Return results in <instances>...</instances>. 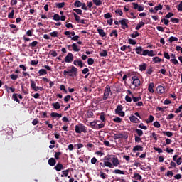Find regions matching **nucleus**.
<instances>
[{
    "label": "nucleus",
    "mask_w": 182,
    "mask_h": 182,
    "mask_svg": "<svg viewBox=\"0 0 182 182\" xmlns=\"http://www.w3.org/2000/svg\"><path fill=\"white\" fill-rule=\"evenodd\" d=\"M63 75L64 76H66V75H68L70 77H75L77 76V69L76 68V67L72 65L71 69L63 71Z\"/></svg>",
    "instance_id": "1"
},
{
    "label": "nucleus",
    "mask_w": 182,
    "mask_h": 182,
    "mask_svg": "<svg viewBox=\"0 0 182 182\" xmlns=\"http://www.w3.org/2000/svg\"><path fill=\"white\" fill-rule=\"evenodd\" d=\"M75 133H87V128L83 124H78L75 126Z\"/></svg>",
    "instance_id": "2"
},
{
    "label": "nucleus",
    "mask_w": 182,
    "mask_h": 182,
    "mask_svg": "<svg viewBox=\"0 0 182 182\" xmlns=\"http://www.w3.org/2000/svg\"><path fill=\"white\" fill-rule=\"evenodd\" d=\"M109 95H113V93H112V90L110 89V85H107L105 87V92H104V95H103V100H107V99H109Z\"/></svg>",
    "instance_id": "3"
},
{
    "label": "nucleus",
    "mask_w": 182,
    "mask_h": 182,
    "mask_svg": "<svg viewBox=\"0 0 182 182\" xmlns=\"http://www.w3.org/2000/svg\"><path fill=\"white\" fill-rule=\"evenodd\" d=\"M115 114H118L121 117H124L125 113L123 112V106L122 105H118L117 108L115 109Z\"/></svg>",
    "instance_id": "4"
},
{
    "label": "nucleus",
    "mask_w": 182,
    "mask_h": 182,
    "mask_svg": "<svg viewBox=\"0 0 182 182\" xmlns=\"http://www.w3.org/2000/svg\"><path fill=\"white\" fill-rule=\"evenodd\" d=\"M132 85L135 86V87H140V85H141V81H140V79H139V77L137 76H133L132 77Z\"/></svg>",
    "instance_id": "5"
},
{
    "label": "nucleus",
    "mask_w": 182,
    "mask_h": 182,
    "mask_svg": "<svg viewBox=\"0 0 182 182\" xmlns=\"http://www.w3.org/2000/svg\"><path fill=\"white\" fill-rule=\"evenodd\" d=\"M53 21H66V16H61L59 15L58 14H55L53 16Z\"/></svg>",
    "instance_id": "6"
},
{
    "label": "nucleus",
    "mask_w": 182,
    "mask_h": 182,
    "mask_svg": "<svg viewBox=\"0 0 182 182\" xmlns=\"http://www.w3.org/2000/svg\"><path fill=\"white\" fill-rule=\"evenodd\" d=\"M66 63H70L73 62V54L72 53H69L64 59Z\"/></svg>",
    "instance_id": "7"
},
{
    "label": "nucleus",
    "mask_w": 182,
    "mask_h": 182,
    "mask_svg": "<svg viewBox=\"0 0 182 182\" xmlns=\"http://www.w3.org/2000/svg\"><path fill=\"white\" fill-rule=\"evenodd\" d=\"M119 23H121L122 28L123 29H126V28H129V24H127V23L129 22V20H127L126 18H123L122 20H119Z\"/></svg>",
    "instance_id": "8"
},
{
    "label": "nucleus",
    "mask_w": 182,
    "mask_h": 182,
    "mask_svg": "<svg viewBox=\"0 0 182 182\" xmlns=\"http://www.w3.org/2000/svg\"><path fill=\"white\" fill-rule=\"evenodd\" d=\"M114 136H112L114 140H119V139H127V136H124L123 134H114L112 133Z\"/></svg>",
    "instance_id": "9"
},
{
    "label": "nucleus",
    "mask_w": 182,
    "mask_h": 182,
    "mask_svg": "<svg viewBox=\"0 0 182 182\" xmlns=\"http://www.w3.org/2000/svg\"><path fill=\"white\" fill-rule=\"evenodd\" d=\"M112 168H113V166L114 167H117V166H119V164H120V161H119V158H117V156H114V158L112 159Z\"/></svg>",
    "instance_id": "10"
},
{
    "label": "nucleus",
    "mask_w": 182,
    "mask_h": 182,
    "mask_svg": "<svg viewBox=\"0 0 182 182\" xmlns=\"http://www.w3.org/2000/svg\"><path fill=\"white\" fill-rule=\"evenodd\" d=\"M100 166H101V167H109V168H113V164L109 161H105L104 164L100 162Z\"/></svg>",
    "instance_id": "11"
},
{
    "label": "nucleus",
    "mask_w": 182,
    "mask_h": 182,
    "mask_svg": "<svg viewBox=\"0 0 182 182\" xmlns=\"http://www.w3.org/2000/svg\"><path fill=\"white\" fill-rule=\"evenodd\" d=\"M156 90L159 95H163V93L166 92V88H164V87H163L162 85H159L156 87Z\"/></svg>",
    "instance_id": "12"
},
{
    "label": "nucleus",
    "mask_w": 182,
    "mask_h": 182,
    "mask_svg": "<svg viewBox=\"0 0 182 182\" xmlns=\"http://www.w3.org/2000/svg\"><path fill=\"white\" fill-rule=\"evenodd\" d=\"M129 120L132 122V123H140V119H139V118L134 115L131 116L129 117Z\"/></svg>",
    "instance_id": "13"
},
{
    "label": "nucleus",
    "mask_w": 182,
    "mask_h": 182,
    "mask_svg": "<svg viewBox=\"0 0 182 182\" xmlns=\"http://www.w3.org/2000/svg\"><path fill=\"white\" fill-rule=\"evenodd\" d=\"M114 157V155L108 154L104 157L103 160L105 161H109L110 163V161L113 160Z\"/></svg>",
    "instance_id": "14"
},
{
    "label": "nucleus",
    "mask_w": 182,
    "mask_h": 182,
    "mask_svg": "<svg viewBox=\"0 0 182 182\" xmlns=\"http://www.w3.org/2000/svg\"><path fill=\"white\" fill-rule=\"evenodd\" d=\"M134 50H135L137 55H141L143 53V47L141 46L136 47V48H134Z\"/></svg>",
    "instance_id": "15"
},
{
    "label": "nucleus",
    "mask_w": 182,
    "mask_h": 182,
    "mask_svg": "<svg viewBox=\"0 0 182 182\" xmlns=\"http://www.w3.org/2000/svg\"><path fill=\"white\" fill-rule=\"evenodd\" d=\"M54 168L56 171H62V170H63V165L60 163H58Z\"/></svg>",
    "instance_id": "16"
},
{
    "label": "nucleus",
    "mask_w": 182,
    "mask_h": 182,
    "mask_svg": "<svg viewBox=\"0 0 182 182\" xmlns=\"http://www.w3.org/2000/svg\"><path fill=\"white\" fill-rule=\"evenodd\" d=\"M148 90L149 93H154V83L151 82L149 85Z\"/></svg>",
    "instance_id": "17"
},
{
    "label": "nucleus",
    "mask_w": 182,
    "mask_h": 182,
    "mask_svg": "<svg viewBox=\"0 0 182 182\" xmlns=\"http://www.w3.org/2000/svg\"><path fill=\"white\" fill-rule=\"evenodd\" d=\"M75 66H80V68H83V62L79 60H75L73 62Z\"/></svg>",
    "instance_id": "18"
},
{
    "label": "nucleus",
    "mask_w": 182,
    "mask_h": 182,
    "mask_svg": "<svg viewBox=\"0 0 182 182\" xmlns=\"http://www.w3.org/2000/svg\"><path fill=\"white\" fill-rule=\"evenodd\" d=\"M48 164L51 166V167H53V166L56 164V159H55V158H50L48 159Z\"/></svg>",
    "instance_id": "19"
},
{
    "label": "nucleus",
    "mask_w": 182,
    "mask_h": 182,
    "mask_svg": "<svg viewBox=\"0 0 182 182\" xmlns=\"http://www.w3.org/2000/svg\"><path fill=\"white\" fill-rule=\"evenodd\" d=\"M51 106H53V109L55 110H59V109H60V103H59V102H53Z\"/></svg>",
    "instance_id": "20"
},
{
    "label": "nucleus",
    "mask_w": 182,
    "mask_h": 182,
    "mask_svg": "<svg viewBox=\"0 0 182 182\" xmlns=\"http://www.w3.org/2000/svg\"><path fill=\"white\" fill-rule=\"evenodd\" d=\"M144 25H146L145 22L140 21L139 23H138V24L135 27L136 31H139L140 29V28H143V26H144Z\"/></svg>",
    "instance_id": "21"
},
{
    "label": "nucleus",
    "mask_w": 182,
    "mask_h": 182,
    "mask_svg": "<svg viewBox=\"0 0 182 182\" xmlns=\"http://www.w3.org/2000/svg\"><path fill=\"white\" fill-rule=\"evenodd\" d=\"M65 5V2H62V3H55V8H58V9H60L62 8H64Z\"/></svg>",
    "instance_id": "22"
},
{
    "label": "nucleus",
    "mask_w": 182,
    "mask_h": 182,
    "mask_svg": "<svg viewBox=\"0 0 182 182\" xmlns=\"http://www.w3.org/2000/svg\"><path fill=\"white\" fill-rule=\"evenodd\" d=\"M146 69H147V64L142 63V64L139 65V70L141 72H144V70H146Z\"/></svg>",
    "instance_id": "23"
},
{
    "label": "nucleus",
    "mask_w": 182,
    "mask_h": 182,
    "mask_svg": "<svg viewBox=\"0 0 182 182\" xmlns=\"http://www.w3.org/2000/svg\"><path fill=\"white\" fill-rule=\"evenodd\" d=\"M153 62L154 63H160V62H164V59H161L159 57H154L153 58Z\"/></svg>",
    "instance_id": "24"
},
{
    "label": "nucleus",
    "mask_w": 182,
    "mask_h": 182,
    "mask_svg": "<svg viewBox=\"0 0 182 182\" xmlns=\"http://www.w3.org/2000/svg\"><path fill=\"white\" fill-rule=\"evenodd\" d=\"M97 31L100 36H102V38H105V36H106V33H105V31H103V29L97 28Z\"/></svg>",
    "instance_id": "25"
},
{
    "label": "nucleus",
    "mask_w": 182,
    "mask_h": 182,
    "mask_svg": "<svg viewBox=\"0 0 182 182\" xmlns=\"http://www.w3.org/2000/svg\"><path fill=\"white\" fill-rule=\"evenodd\" d=\"M38 75L39 76H43L45 75H48V71L42 68L38 70Z\"/></svg>",
    "instance_id": "26"
},
{
    "label": "nucleus",
    "mask_w": 182,
    "mask_h": 182,
    "mask_svg": "<svg viewBox=\"0 0 182 182\" xmlns=\"http://www.w3.org/2000/svg\"><path fill=\"white\" fill-rule=\"evenodd\" d=\"M133 151H143V147L140 145H136L133 148Z\"/></svg>",
    "instance_id": "27"
},
{
    "label": "nucleus",
    "mask_w": 182,
    "mask_h": 182,
    "mask_svg": "<svg viewBox=\"0 0 182 182\" xmlns=\"http://www.w3.org/2000/svg\"><path fill=\"white\" fill-rule=\"evenodd\" d=\"M132 99L133 102H134L136 103V102H140V100H141V96L134 97V95H132Z\"/></svg>",
    "instance_id": "28"
},
{
    "label": "nucleus",
    "mask_w": 182,
    "mask_h": 182,
    "mask_svg": "<svg viewBox=\"0 0 182 182\" xmlns=\"http://www.w3.org/2000/svg\"><path fill=\"white\" fill-rule=\"evenodd\" d=\"M162 134L164 136H167V137H172L173 136V132H170V131H164L162 132Z\"/></svg>",
    "instance_id": "29"
},
{
    "label": "nucleus",
    "mask_w": 182,
    "mask_h": 182,
    "mask_svg": "<svg viewBox=\"0 0 182 182\" xmlns=\"http://www.w3.org/2000/svg\"><path fill=\"white\" fill-rule=\"evenodd\" d=\"M71 46L74 52H79L80 50V48H78L77 44L76 43H73V45H71Z\"/></svg>",
    "instance_id": "30"
},
{
    "label": "nucleus",
    "mask_w": 182,
    "mask_h": 182,
    "mask_svg": "<svg viewBox=\"0 0 182 182\" xmlns=\"http://www.w3.org/2000/svg\"><path fill=\"white\" fill-rule=\"evenodd\" d=\"M50 117H58L59 119H60V117H62V114H58L57 112H51Z\"/></svg>",
    "instance_id": "31"
},
{
    "label": "nucleus",
    "mask_w": 182,
    "mask_h": 182,
    "mask_svg": "<svg viewBox=\"0 0 182 182\" xmlns=\"http://www.w3.org/2000/svg\"><path fill=\"white\" fill-rule=\"evenodd\" d=\"M5 89L6 90H7L8 93H9V90H11V93H14L15 92V88L14 87H8V85H5Z\"/></svg>",
    "instance_id": "32"
},
{
    "label": "nucleus",
    "mask_w": 182,
    "mask_h": 182,
    "mask_svg": "<svg viewBox=\"0 0 182 182\" xmlns=\"http://www.w3.org/2000/svg\"><path fill=\"white\" fill-rule=\"evenodd\" d=\"M134 178H135V180H139L140 181L141 178H143V177H141V175L136 173L134 174Z\"/></svg>",
    "instance_id": "33"
},
{
    "label": "nucleus",
    "mask_w": 182,
    "mask_h": 182,
    "mask_svg": "<svg viewBox=\"0 0 182 182\" xmlns=\"http://www.w3.org/2000/svg\"><path fill=\"white\" fill-rule=\"evenodd\" d=\"M38 41H33L31 43H30L28 47V48H36V45H38Z\"/></svg>",
    "instance_id": "34"
},
{
    "label": "nucleus",
    "mask_w": 182,
    "mask_h": 182,
    "mask_svg": "<svg viewBox=\"0 0 182 182\" xmlns=\"http://www.w3.org/2000/svg\"><path fill=\"white\" fill-rule=\"evenodd\" d=\"M100 56H101V58H106V56H107V50H103L100 53Z\"/></svg>",
    "instance_id": "35"
},
{
    "label": "nucleus",
    "mask_w": 182,
    "mask_h": 182,
    "mask_svg": "<svg viewBox=\"0 0 182 182\" xmlns=\"http://www.w3.org/2000/svg\"><path fill=\"white\" fill-rule=\"evenodd\" d=\"M74 6L75 8H80V6H82V2L79 0H76L74 3Z\"/></svg>",
    "instance_id": "36"
},
{
    "label": "nucleus",
    "mask_w": 182,
    "mask_h": 182,
    "mask_svg": "<svg viewBox=\"0 0 182 182\" xmlns=\"http://www.w3.org/2000/svg\"><path fill=\"white\" fill-rule=\"evenodd\" d=\"M93 4L96 5V6H100L102 5V2L101 0H92Z\"/></svg>",
    "instance_id": "37"
},
{
    "label": "nucleus",
    "mask_w": 182,
    "mask_h": 182,
    "mask_svg": "<svg viewBox=\"0 0 182 182\" xmlns=\"http://www.w3.org/2000/svg\"><path fill=\"white\" fill-rule=\"evenodd\" d=\"M135 132L138 134V136L141 137V136H143V130L139 129H136Z\"/></svg>",
    "instance_id": "38"
},
{
    "label": "nucleus",
    "mask_w": 182,
    "mask_h": 182,
    "mask_svg": "<svg viewBox=\"0 0 182 182\" xmlns=\"http://www.w3.org/2000/svg\"><path fill=\"white\" fill-rule=\"evenodd\" d=\"M154 120V117L153 115H150L149 117V119L146 120V123H153V121Z\"/></svg>",
    "instance_id": "39"
},
{
    "label": "nucleus",
    "mask_w": 182,
    "mask_h": 182,
    "mask_svg": "<svg viewBox=\"0 0 182 182\" xmlns=\"http://www.w3.org/2000/svg\"><path fill=\"white\" fill-rule=\"evenodd\" d=\"M73 16H74L76 22H77V23H79V22H80V16H79V15H77L76 13H73Z\"/></svg>",
    "instance_id": "40"
},
{
    "label": "nucleus",
    "mask_w": 182,
    "mask_h": 182,
    "mask_svg": "<svg viewBox=\"0 0 182 182\" xmlns=\"http://www.w3.org/2000/svg\"><path fill=\"white\" fill-rule=\"evenodd\" d=\"M60 156H62V152L60 151L55 152L54 154V157L55 160H59Z\"/></svg>",
    "instance_id": "41"
},
{
    "label": "nucleus",
    "mask_w": 182,
    "mask_h": 182,
    "mask_svg": "<svg viewBox=\"0 0 182 182\" xmlns=\"http://www.w3.org/2000/svg\"><path fill=\"white\" fill-rule=\"evenodd\" d=\"M109 36H111V37L115 36V38H117V36H118L117 30H113L110 33Z\"/></svg>",
    "instance_id": "42"
},
{
    "label": "nucleus",
    "mask_w": 182,
    "mask_h": 182,
    "mask_svg": "<svg viewBox=\"0 0 182 182\" xmlns=\"http://www.w3.org/2000/svg\"><path fill=\"white\" fill-rule=\"evenodd\" d=\"M12 97L14 102H16L17 103H21V101L19 100V99H18V94H14Z\"/></svg>",
    "instance_id": "43"
},
{
    "label": "nucleus",
    "mask_w": 182,
    "mask_h": 182,
    "mask_svg": "<svg viewBox=\"0 0 182 182\" xmlns=\"http://www.w3.org/2000/svg\"><path fill=\"white\" fill-rule=\"evenodd\" d=\"M14 15H15V10H11V12L8 15L9 19H14Z\"/></svg>",
    "instance_id": "44"
},
{
    "label": "nucleus",
    "mask_w": 182,
    "mask_h": 182,
    "mask_svg": "<svg viewBox=\"0 0 182 182\" xmlns=\"http://www.w3.org/2000/svg\"><path fill=\"white\" fill-rule=\"evenodd\" d=\"M122 118L119 117H116L115 118L113 119V122H114V123H122Z\"/></svg>",
    "instance_id": "45"
},
{
    "label": "nucleus",
    "mask_w": 182,
    "mask_h": 182,
    "mask_svg": "<svg viewBox=\"0 0 182 182\" xmlns=\"http://www.w3.org/2000/svg\"><path fill=\"white\" fill-rule=\"evenodd\" d=\"M112 16H113V14H112L110 13H107V14H104L105 19H110V18H112Z\"/></svg>",
    "instance_id": "46"
},
{
    "label": "nucleus",
    "mask_w": 182,
    "mask_h": 182,
    "mask_svg": "<svg viewBox=\"0 0 182 182\" xmlns=\"http://www.w3.org/2000/svg\"><path fill=\"white\" fill-rule=\"evenodd\" d=\"M113 173H114V174H124V171L119 169L114 170Z\"/></svg>",
    "instance_id": "47"
},
{
    "label": "nucleus",
    "mask_w": 182,
    "mask_h": 182,
    "mask_svg": "<svg viewBox=\"0 0 182 182\" xmlns=\"http://www.w3.org/2000/svg\"><path fill=\"white\" fill-rule=\"evenodd\" d=\"M169 42L171 43L176 41H178V38L177 37L171 36L168 39Z\"/></svg>",
    "instance_id": "48"
},
{
    "label": "nucleus",
    "mask_w": 182,
    "mask_h": 182,
    "mask_svg": "<svg viewBox=\"0 0 182 182\" xmlns=\"http://www.w3.org/2000/svg\"><path fill=\"white\" fill-rule=\"evenodd\" d=\"M31 89H33V90H35V89H36V84L35 83V81L31 80Z\"/></svg>",
    "instance_id": "49"
},
{
    "label": "nucleus",
    "mask_w": 182,
    "mask_h": 182,
    "mask_svg": "<svg viewBox=\"0 0 182 182\" xmlns=\"http://www.w3.org/2000/svg\"><path fill=\"white\" fill-rule=\"evenodd\" d=\"M140 33H138V31H134V33L131 34V38H137V36H139Z\"/></svg>",
    "instance_id": "50"
},
{
    "label": "nucleus",
    "mask_w": 182,
    "mask_h": 182,
    "mask_svg": "<svg viewBox=\"0 0 182 182\" xmlns=\"http://www.w3.org/2000/svg\"><path fill=\"white\" fill-rule=\"evenodd\" d=\"M58 31H53L50 33V35L52 38H58Z\"/></svg>",
    "instance_id": "51"
},
{
    "label": "nucleus",
    "mask_w": 182,
    "mask_h": 182,
    "mask_svg": "<svg viewBox=\"0 0 182 182\" xmlns=\"http://www.w3.org/2000/svg\"><path fill=\"white\" fill-rule=\"evenodd\" d=\"M128 42H129V45H136L137 43V41H136L132 38H129Z\"/></svg>",
    "instance_id": "52"
},
{
    "label": "nucleus",
    "mask_w": 182,
    "mask_h": 182,
    "mask_svg": "<svg viewBox=\"0 0 182 182\" xmlns=\"http://www.w3.org/2000/svg\"><path fill=\"white\" fill-rule=\"evenodd\" d=\"M33 31H34L33 28H31V30L27 31L26 32L27 36H32Z\"/></svg>",
    "instance_id": "53"
},
{
    "label": "nucleus",
    "mask_w": 182,
    "mask_h": 182,
    "mask_svg": "<svg viewBox=\"0 0 182 182\" xmlns=\"http://www.w3.org/2000/svg\"><path fill=\"white\" fill-rule=\"evenodd\" d=\"M155 11H161L163 9V5L159 4L154 7Z\"/></svg>",
    "instance_id": "54"
},
{
    "label": "nucleus",
    "mask_w": 182,
    "mask_h": 182,
    "mask_svg": "<svg viewBox=\"0 0 182 182\" xmlns=\"http://www.w3.org/2000/svg\"><path fill=\"white\" fill-rule=\"evenodd\" d=\"M153 73V67H150L147 69L146 75H151Z\"/></svg>",
    "instance_id": "55"
},
{
    "label": "nucleus",
    "mask_w": 182,
    "mask_h": 182,
    "mask_svg": "<svg viewBox=\"0 0 182 182\" xmlns=\"http://www.w3.org/2000/svg\"><path fill=\"white\" fill-rule=\"evenodd\" d=\"M141 56H149V50H143Z\"/></svg>",
    "instance_id": "56"
},
{
    "label": "nucleus",
    "mask_w": 182,
    "mask_h": 182,
    "mask_svg": "<svg viewBox=\"0 0 182 182\" xmlns=\"http://www.w3.org/2000/svg\"><path fill=\"white\" fill-rule=\"evenodd\" d=\"M73 11L76 12V14H77V15H82V9H74Z\"/></svg>",
    "instance_id": "57"
},
{
    "label": "nucleus",
    "mask_w": 182,
    "mask_h": 182,
    "mask_svg": "<svg viewBox=\"0 0 182 182\" xmlns=\"http://www.w3.org/2000/svg\"><path fill=\"white\" fill-rule=\"evenodd\" d=\"M151 139V137H153L154 140H155V141H157L158 139H157V134H156V132H153L152 135L150 136Z\"/></svg>",
    "instance_id": "58"
},
{
    "label": "nucleus",
    "mask_w": 182,
    "mask_h": 182,
    "mask_svg": "<svg viewBox=\"0 0 182 182\" xmlns=\"http://www.w3.org/2000/svg\"><path fill=\"white\" fill-rule=\"evenodd\" d=\"M135 143H141V138L139 136H135Z\"/></svg>",
    "instance_id": "59"
},
{
    "label": "nucleus",
    "mask_w": 182,
    "mask_h": 182,
    "mask_svg": "<svg viewBox=\"0 0 182 182\" xmlns=\"http://www.w3.org/2000/svg\"><path fill=\"white\" fill-rule=\"evenodd\" d=\"M10 77L12 80H16V79H18L19 77L17 75L11 74Z\"/></svg>",
    "instance_id": "60"
},
{
    "label": "nucleus",
    "mask_w": 182,
    "mask_h": 182,
    "mask_svg": "<svg viewBox=\"0 0 182 182\" xmlns=\"http://www.w3.org/2000/svg\"><path fill=\"white\" fill-rule=\"evenodd\" d=\"M87 63L88 65H92L95 63V60H93V58H88Z\"/></svg>",
    "instance_id": "61"
},
{
    "label": "nucleus",
    "mask_w": 182,
    "mask_h": 182,
    "mask_svg": "<svg viewBox=\"0 0 182 182\" xmlns=\"http://www.w3.org/2000/svg\"><path fill=\"white\" fill-rule=\"evenodd\" d=\"M115 14H119V16H123V11L122 9L115 10Z\"/></svg>",
    "instance_id": "62"
},
{
    "label": "nucleus",
    "mask_w": 182,
    "mask_h": 182,
    "mask_svg": "<svg viewBox=\"0 0 182 182\" xmlns=\"http://www.w3.org/2000/svg\"><path fill=\"white\" fill-rule=\"evenodd\" d=\"M100 119L102 122H105V120H106V119L105 118V112L101 113Z\"/></svg>",
    "instance_id": "63"
},
{
    "label": "nucleus",
    "mask_w": 182,
    "mask_h": 182,
    "mask_svg": "<svg viewBox=\"0 0 182 182\" xmlns=\"http://www.w3.org/2000/svg\"><path fill=\"white\" fill-rule=\"evenodd\" d=\"M177 9L178 11H181L182 12V1H181L178 4Z\"/></svg>",
    "instance_id": "64"
}]
</instances>
